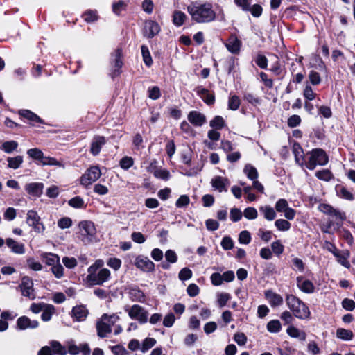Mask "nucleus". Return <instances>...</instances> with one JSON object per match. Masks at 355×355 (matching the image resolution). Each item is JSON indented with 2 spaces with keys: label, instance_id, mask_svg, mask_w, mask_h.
Returning <instances> with one entry per match:
<instances>
[{
  "label": "nucleus",
  "instance_id": "obj_49",
  "mask_svg": "<svg viewBox=\"0 0 355 355\" xmlns=\"http://www.w3.org/2000/svg\"><path fill=\"white\" fill-rule=\"evenodd\" d=\"M225 121L223 117L216 116L209 123V125L215 129H222L225 126Z\"/></svg>",
  "mask_w": 355,
  "mask_h": 355
},
{
  "label": "nucleus",
  "instance_id": "obj_38",
  "mask_svg": "<svg viewBox=\"0 0 355 355\" xmlns=\"http://www.w3.org/2000/svg\"><path fill=\"white\" fill-rule=\"evenodd\" d=\"M40 163L42 166H55L62 167V168L64 167V164L62 162L58 161L55 158L51 157H46L44 155V158H42Z\"/></svg>",
  "mask_w": 355,
  "mask_h": 355
},
{
  "label": "nucleus",
  "instance_id": "obj_17",
  "mask_svg": "<svg viewBox=\"0 0 355 355\" xmlns=\"http://www.w3.org/2000/svg\"><path fill=\"white\" fill-rule=\"evenodd\" d=\"M297 286L305 293H313L315 291V286L309 279H306L302 276H298L296 278Z\"/></svg>",
  "mask_w": 355,
  "mask_h": 355
},
{
  "label": "nucleus",
  "instance_id": "obj_50",
  "mask_svg": "<svg viewBox=\"0 0 355 355\" xmlns=\"http://www.w3.org/2000/svg\"><path fill=\"white\" fill-rule=\"evenodd\" d=\"M271 248L274 254L277 257L281 255L284 250V246L282 245L280 240H277L272 242L271 244Z\"/></svg>",
  "mask_w": 355,
  "mask_h": 355
},
{
  "label": "nucleus",
  "instance_id": "obj_2",
  "mask_svg": "<svg viewBox=\"0 0 355 355\" xmlns=\"http://www.w3.org/2000/svg\"><path fill=\"white\" fill-rule=\"evenodd\" d=\"M286 302L295 317L300 320L310 318V311L306 304L293 295H287Z\"/></svg>",
  "mask_w": 355,
  "mask_h": 355
},
{
  "label": "nucleus",
  "instance_id": "obj_28",
  "mask_svg": "<svg viewBox=\"0 0 355 355\" xmlns=\"http://www.w3.org/2000/svg\"><path fill=\"white\" fill-rule=\"evenodd\" d=\"M128 293L130 299L132 302H144L146 300L144 293L137 287L130 288Z\"/></svg>",
  "mask_w": 355,
  "mask_h": 355
},
{
  "label": "nucleus",
  "instance_id": "obj_29",
  "mask_svg": "<svg viewBox=\"0 0 355 355\" xmlns=\"http://www.w3.org/2000/svg\"><path fill=\"white\" fill-rule=\"evenodd\" d=\"M339 263L346 268H349L351 265L348 261V258L350 256V252L347 250H340L337 254L334 255Z\"/></svg>",
  "mask_w": 355,
  "mask_h": 355
},
{
  "label": "nucleus",
  "instance_id": "obj_61",
  "mask_svg": "<svg viewBox=\"0 0 355 355\" xmlns=\"http://www.w3.org/2000/svg\"><path fill=\"white\" fill-rule=\"evenodd\" d=\"M192 271L188 268H182L178 275V277L182 281H186L191 278Z\"/></svg>",
  "mask_w": 355,
  "mask_h": 355
},
{
  "label": "nucleus",
  "instance_id": "obj_15",
  "mask_svg": "<svg viewBox=\"0 0 355 355\" xmlns=\"http://www.w3.org/2000/svg\"><path fill=\"white\" fill-rule=\"evenodd\" d=\"M293 154L295 157V161L299 166H306V162L303 148L297 142H294L292 146Z\"/></svg>",
  "mask_w": 355,
  "mask_h": 355
},
{
  "label": "nucleus",
  "instance_id": "obj_3",
  "mask_svg": "<svg viewBox=\"0 0 355 355\" xmlns=\"http://www.w3.org/2000/svg\"><path fill=\"white\" fill-rule=\"evenodd\" d=\"M306 155L309 157L306 167L311 171L315 169L317 165L325 166L329 162L328 155L322 148H314L307 153Z\"/></svg>",
  "mask_w": 355,
  "mask_h": 355
},
{
  "label": "nucleus",
  "instance_id": "obj_10",
  "mask_svg": "<svg viewBox=\"0 0 355 355\" xmlns=\"http://www.w3.org/2000/svg\"><path fill=\"white\" fill-rule=\"evenodd\" d=\"M160 26L157 22L153 20H147L144 22L143 35L144 37L150 39L154 37L160 32Z\"/></svg>",
  "mask_w": 355,
  "mask_h": 355
},
{
  "label": "nucleus",
  "instance_id": "obj_16",
  "mask_svg": "<svg viewBox=\"0 0 355 355\" xmlns=\"http://www.w3.org/2000/svg\"><path fill=\"white\" fill-rule=\"evenodd\" d=\"M37 320H31L27 316L19 317L17 320V329L18 330H26L27 329H35L38 327Z\"/></svg>",
  "mask_w": 355,
  "mask_h": 355
},
{
  "label": "nucleus",
  "instance_id": "obj_51",
  "mask_svg": "<svg viewBox=\"0 0 355 355\" xmlns=\"http://www.w3.org/2000/svg\"><path fill=\"white\" fill-rule=\"evenodd\" d=\"M156 344V340L153 338H146L142 343L141 351L143 353L146 352Z\"/></svg>",
  "mask_w": 355,
  "mask_h": 355
},
{
  "label": "nucleus",
  "instance_id": "obj_41",
  "mask_svg": "<svg viewBox=\"0 0 355 355\" xmlns=\"http://www.w3.org/2000/svg\"><path fill=\"white\" fill-rule=\"evenodd\" d=\"M143 60L146 66L150 67L153 64V60L147 46L142 45L141 47Z\"/></svg>",
  "mask_w": 355,
  "mask_h": 355
},
{
  "label": "nucleus",
  "instance_id": "obj_25",
  "mask_svg": "<svg viewBox=\"0 0 355 355\" xmlns=\"http://www.w3.org/2000/svg\"><path fill=\"white\" fill-rule=\"evenodd\" d=\"M88 314V311L83 305H79L73 307L71 311V316L76 321H83L85 320Z\"/></svg>",
  "mask_w": 355,
  "mask_h": 355
},
{
  "label": "nucleus",
  "instance_id": "obj_13",
  "mask_svg": "<svg viewBox=\"0 0 355 355\" xmlns=\"http://www.w3.org/2000/svg\"><path fill=\"white\" fill-rule=\"evenodd\" d=\"M112 60L114 63V69L112 73V76L114 78L121 73L120 69L123 66L122 51L121 49H116L112 54Z\"/></svg>",
  "mask_w": 355,
  "mask_h": 355
},
{
  "label": "nucleus",
  "instance_id": "obj_45",
  "mask_svg": "<svg viewBox=\"0 0 355 355\" xmlns=\"http://www.w3.org/2000/svg\"><path fill=\"white\" fill-rule=\"evenodd\" d=\"M267 329L271 333H278L282 329V325L278 320H270L267 324Z\"/></svg>",
  "mask_w": 355,
  "mask_h": 355
},
{
  "label": "nucleus",
  "instance_id": "obj_30",
  "mask_svg": "<svg viewBox=\"0 0 355 355\" xmlns=\"http://www.w3.org/2000/svg\"><path fill=\"white\" fill-rule=\"evenodd\" d=\"M259 211L263 215L264 218L269 221L273 220L277 216L275 210L269 205L260 207Z\"/></svg>",
  "mask_w": 355,
  "mask_h": 355
},
{
  "label": "nucleus",
  "instance_id": "obj_9",
  "mask_svg": "<svg viewBox=\"0 0 355 355\" xmlns=\"http://www.w3.org/2000/svg\"><path fill=\"white\" fill-rule=\"evenodd\" d=\"M19 287L23 296L27 297L31 300L35 297L33 290V282L32 279L29 277L25 276L21 279Z\"/></svg>",
  "mask_w": 355,
  "mask_h": 355
},
{
  "label": "nucleus",
  "instance_id": "obj_18",
  "mask_svg": "<svg viewBox=\"0 0 355 355\" xmlns=\"http://www.w3.org/2000/svg\"><path fill=\"white\" fill-rule=\"evenodd\" d=\"M106 143L105 137L103 136L96 135L94 137L91 143L90 153L94 155H98L103 146Z\"/></svg>",
  "mask_w": 355,
  "mask_h": 355
},
{
  "label": "nucleus",
  "instance_id": "obj_26",
  "mask_svg": "<svg viewBox=\"0 0 355 355\" xmlns=\"http://www.w3.org/2000/svg\"><path fill=\"white\" fill-rule=\"evenodd\" d=\"M196 92L203 101L207 105H211L215 101L214 95L209 92V91L202 87H198L196 88Z\"/></svg>",
  "mask_w": 355,
  "mask_h": 355
},
{
  "label": "nucleus",
  "instance_id": "obj_44",
  "mask_svg": "<svg viewBox=\"0 0 355 355\" xmlns=\"http://www.w3.org/2000/svg\"><path fill=\"white\" fill-rule=\"evenodd\" d=\"M51 347L52 348L53 353L58 354L59 355H65L67 354V351L65 348L60 344V342L56 340H53L50 343Z\"/></svg>",
  "mask_w": 355,
  "mask_h": 355
},
{
  "label": "nucleus",
  "instance_id": "obj_7",
  "mask_svg": "<svg viewBox=\"0 0 355 355\" xmlns=\"http://www.w3.org/2000/svg\"><path fill=\"white\" fill-rule=\"evenodd\" d=\"M110 277V271L107 268H101L96 275H87V283L90 286L102 285Z\"/></svg>",
  "mask_w": 355,
  "mask_h": 355
},
{
  "label": "nucleus",
  "instance_id": "obj_21",
  "mask_svg": "<svg viewBox=\"0 0 355 355\" xmlns=\"http://www.w3.org/2000/svg\"><path fill=\"white\" fill-rule=\"evenodd\" d=\"M44 184L41 182H31L25 186L26 191L33 197H40L43 192Z\"/></svg>",
  "mask_w": 355,
  "mask_h": 355
},
{
  "label": "nucleus",
  "instance_id": "obj_4",
  "mask_svg": "<svg viewBox=\"0 0 355 355\" xmlns=\"http://www.w3.org/2000/svg\"><path fill=\"white\" fill-rule=\"evenodd\" d=\"M80 239L87 245L94 241L96 230L93 222L83 220L78 224Z\"/></svg>",
  "mask_w": 355,
  "mask_h": 355
},
{
  "label": "nucleus",
  "instance_id": "obj_54",
  "mask_svg": "<svg viewBox=\"0 0 355 355\" xmlns=\"http://www.w3.org/2000/svg\"><path fill=\"white\" fill-rule=\"evenodd\" d=\"M243 214L241 211L236 207L232 208L230 209V218L232 222H238L242 218Z\"/></svg>",
  "mask_w": 355,
  "mask_h": 355
},
{
  "label": "nucleus",
  "instance_id": "obj_34",
  "mask_svg": "<svg viewBox=\"0 0 355 355\" xmlns=\"http://www.w3.org/2000/svg\"><path fill=\"white\" fill-rule=\"evenodd\" d=\"M243 173L246 175L248 178L252 181L258 178L257 170L250 164H248L245 166L243 168Z\"/></svg>",
  "mask_w": 355,
  "mask_h": 355
},
{
  "label": "nucleus",
  "instance_id": "obj_46",
  "mask_svg": "<svg viewBox=\"0 0 355 355\" xmlns=\"http://www.w3.org/2000/svg\"><path fill=\"white\" fill-rule=\"evenodd\" d=\"M315 176L321 180L329 181L332 178L333 175L329 169H322L315 172Z\"/></svg>",
  "mask_w": 355,
  "mask_h": 355
},
{
  "label": "nucleus",
  "instance_id": "obj_52",
  "mask_svg": "<svg viewBox=\"0 0 355 355\" xmlns=\"http://www.w3.org/2000/svg\"><path fill=\"white\" fill-rule=\"evenodd\" d=\"M134 164V160L131 157L125 156L123 157L119 162V165L121 168L124 170H128L131 168Z\"/></svg>",
  "mask_w": 355,
  "mask_h": 355
},
{
  "label": "nucleus",
  "instance_id": "obj_36",
  "mask_svg": "<svg viewBox=\"0 0 355 355\" xmlns=\"http://www.w3.org/2000/svg\"><path fill=\"white\" fill-rule=\"evenodd\" d=\"M17 147L18 143L12 140L3 142L1 145L0 149L6 153H11L14 150H15L17 148Z\"/></svg>",
  "mask_w": 355,
  "mask_h": 355
},
{
  "label": "nucleus",
  "instance_id": "obj_55",
  "mask_svg": "<svg viewBox=\"0 0 355 355\" xmlns=\"http://www.w3.org/2000/svg\"><path fill=\"white\" fill-rule=\"evenodd\" d=\"M239 241L242 244H249L251 241V236L248 231H241L239 235Z\"/></svg>",
  "mask_w": 355,
  "mask_h": 355
},
{
  "label": "nucleus",
  "instance_id": "obj_11",
  "mask_svg": "<svg viewBox=\"0 0 355 355\" xmlns=\"http://www.w3.org/2000/svg\"><path fill=\"white\" fill-rule=\"evenodd\" d=\"M135 265L138 269L146 272H153L155 270V263L143 255L136 257Z\"/></svg>",
  "mask_w": 355,
  "mask_h": 355
},
{
  "label": "nucleus",
  "instance_id": "obj_14",
  "mask_svg": "<svg viewBox=\"0 0 355 355\" xmlns=\"http://www.w3.org/2000/svg\"><path fill=\"white\" fill-rule=\"evenodd\" d=\"M157 162L155 160L150 163L148 168V171L153 173L154 176L158 179L163 180H169L171 175L170 172L166 169H163L156 166Z\"/></svg>",
  "mask_w": 355,
  "mask_h": 355
},
{
  "label": "nucleus",
  "instance_id": "obj_62",
  "mask_svg": "<svg viewBox=\"0 0 355 355\" xmlns=\"http://www.w3.org/2000/svg\"><path fill=\"white\" fill-rule=\"evenodd\" d=\"M309 78L310 80V83L313 85H318L321 82V78L320 74L315 71H311L309 74Z\"/></svg>",
  "mask_w": 355,
  "mask_h": 355
},
{
  "label": "nucleus",
  "instance_id": "obj_24",
  "mask_svg": "<svg viewBox=\"0 0 355 355\" xmlns=\"http://www.w3.org/2000/svg\"><path fill=\"white\" fill-rule=\"evenodd\" d=\"M229 184L228 179L221 176H216L211 180L212 187L219 192L227 191V187Z\"/></svg>",
  "mask_w": 355,
  "mask_h": 355
},
{
  "label": "nucleus",
  "instance_id": "obj_37",
  "mask_svg": "<svg viewBox=\"0 0 355 355\" xmlns=\"http://www.w3.org/2000/svg\"><path fill=\"white\" fill-rule=\"evenodd\" d=\"M336 192L337 195L343 199L347 200H353L354 196L353 194L345 187H336Z\"/></svg>",
  "mask_w": 355,
  "mask_h": 355
},
{
  "label": "nucleus",
  "instance_id": "obj_58",
  "mask_svg": "<svg viewBox=\"0 0 355 355\" xmlns=\"http://www.w3.org/2000/svg\"><path fill=\"white\" fill-rule=\"evenodd\" d=\"M68 203L71 207L74 208H82L84 206V200L80 196L70 199Z\"/></svg>",
  "mask_w": 355,
  "mask_h": 355
},
{
  "label": "nucleus",
  "instance_id": "obj_64",
  "mask_svg": "<svg viewBox=\"0 0 355 355\" xmlns=\"http://www.w3.org/2000/svg\"><path fill=\"white\" fill-rule=\"evenodd\" d=\"M83 17L85 21L88 23L94 22L97 19V13L96 11L94 10H87L83 14Z\"/></svg>",
  "mask_w": 355,
  "mask_h": 355
},
{
  "label": "nucleus",
  "instance_id": "obj_12",
  "mask_svg": "<svg viewBox=\"0 0 355 355\" xmlns=\"http://www.w3.org/2000/svg\"><path fill=\"white\" fill-rule=\"evenodd\" d=\"M225 46L231 53L238 55L242 46L241 41L236 35H231L225 42Z\"/></svg>",
  "mask_w": 355,
  "mask_h": 355
},
{
  "label": "nucleus",
  "instance_id": "obj_60",
  "mask_svg": "<svg viewBox=\"0 0 355 355\" xmlns=\"http://www.w3.org/2000/svg\"><path fill=\"white\" fill-rule=\"evenodd\" d=\"M126 4L123 1H119L112 4V10L114 14L119 15L121 11L124 10Z\"/></svg>",
  "mask_w": 355,
  "mask_h": 355
},
{
  "label": "nucleus",
  "instance_id": "obj_53",
  "mask_svg": "<svg viewBox=\"0 0 355 355\" xmlns=\"http://www.w3.org/2000/svg\"><path fill=\"white\" fill-rule=\"evenodd\" d=\"M243 216L248 220H254L257 218L258 213L255 208L249 207L244 209Z\"/></svg>",
  "mask_w": 355,
  "mask_h": 355
},
{
  "label": "nucleus",
  "instance_id": "obj_19",
  "mask_svg": "<svg viewBox=\"0 0 355 355\" xmlns=\"http://www.w3.org/2000/svg\"><path fill=\"white\" fill-rule=\"evenodd\" d=\"M264 295L272 307L281 306L284 302L283 297L271 290L266 291Z\"/></svg>",
  "mask_w": 355,
  "mask_h": 355
},
{
  "label": "nucleus",
  "instance_id": "obj_8",
  "mask_svg": "<svg viewBox=\"0 0 355 355\" xmlns=\"http://www.w3.org/2000/svg\"><path fill=\"white\" fill-rule=\"evenodd\" d=\"M26 223L37 233H42L45 230L44 224L41 222L40 217L35 210L28 211Z\"/></svg>",
  "mask_w": 355,
  "mask_h": 355
},
{
  "label": "nucleus",
  "instance_id": "obj_32",
  "mask_svg": "<svg viewBox=\"0 0 355 355\" xmlns=\"http://www.w3.org/2000/svg\"><path fill=\"white\" fill-rule=\"evenodd\" d=\"M8 166L12 169L19 168L24 162L23 157L21 155H17L14 157H8Z\"/></svg>",
  "mask_w": 355,
  "mask_h": 355
},
{
  "label": "nucleus",
  "instance_id": "obj_40",
  "mask_svg": "<svg viewBox=\"0 0 355 355\" xmlns=\"http://www.w3.org/2000/svg\"><path fill=\"white\" fill-rule=\"evenodd\" d=\"M336 336L343 340H351L353 338V332L351 330L339 328L336 331Z\"/></svg>",
  "mask_w": 355,
  "mask_h": 355
},
{
  "label": "nucleus",
  "instance_id": "obj_23",
  "mask_svg": "<svg viewBox=\"0 0 355 355\" xmlns=\"http://www.w3.org/2000/svg\"><path fill=\"white\" fill-rule=\"evenodd\" d=\"M18 114L21 117L28 120L32 125L35 123H44V121L39 116L29 110H19Z\"/></svg>",
  "mask_w": 355,
  "mask_h": 355
},
{
  "label": "nucleus",
  "instance_id": "obj_31",
  "mask_svg": "<svg viewBox=\"0 0 355 355\" xmlns=\"http://www.w3.org/2000/svg\"><path fill=\"white\" fill-rule=\"evenodd\" d=\"M286 332L292 338H298L302 341L306 340V333L303 331H300L299 329L294 326L288 327L286 329Z\"/></svg>",
  "mask_w": 355,
  "mask_h": 355
},
{
  "label": "nucleus",
  "instance_id": "obj_20",
  "mask_svg": "<svg viewBox=\"0 0 355 355\" xmlns=\"http://www.w3.org/2000/svg\"><path fill=\"white\" fill-rule=\"evenodd\" d=\"M187 119L192 125L197 127L202 126L206 122L205 116L198 111H191Z\"/></svg>",
  "mask_w": 355,
  "mask_h": 355
},
{
  "label": "nucleus",
  "instance_id": "obj_39",
  "mask_svg": "<svg viewBox=\"0 0 355 355\" xmlns=\"http://www.w3.org/2000/svg\"><path fill=\"white\" fill-rule=\"evenodd\" d=\"M45 263L52 267L60 262V258L58 255L53 253H45L42 256Z\"/></svg>",
  "mask_w": 355,
  "mask_h": 355
},
{
  "label": "nucleus",
  "instance_id": "obj_47",
  "mask_svg": "<svg viewBox=\"0 0 355 355\" xmlns=\"http://www.w3.org/2000/svg\"><path fill=\"white\" fill-rule=\"evenodd\" d=\"M241 104V101L236 95H233L229 97L228 99V109L231 110H236L239 109Z\"/></svg>",
  "mask_w": 355,
  "mask_h": 355
},
{
  "label": "nucleus",
  "instance_id": "obj_48",
  "mask_svg": "<svg viewBox=\"0 0 355 355\" xmlns=\"http://www.w3.org/2000/svg\"><path fill=\"white\" fill-rule=\"evenodd\" d=\"M216 297L218 304L220 308L225 306L231 298V295L227 293H218Z\"/></svg>",
  "mask_w": 355,
  "mask_h": 355
},
{
  "label": "nucleus",
  "instance_id": "obj_42",
  "mask_svg": "<svg viewBox=\"0 0 355 355\" xmlns=\"http://www.w3.org/2000/svg\"><path fill=\"white\" fill-rule=\"evenodd\" d=\"M275 226L279 231L286 232L291 229V224L285 219H277L275 222Z\"/></svg>",
  "mask_w": 355,
  "mask_h": 355
},
{
  "label": "nucleus",
  "instance_id": "obj_27",
  "mask_svg": "<svg viewBox=\"0 0 355 355\" xmlns=\"http://www.w3.org/2000/svg\"><path fill=\"white\" fill-rule=\"evenodd\" d=\"M96 329L97 334L101 338L106 337L107 334L112 331L110 324L107 323V322L103 320L102 318L100 321L97 322Z\"/></svg>",
  "mask_w": 355,
  "mask_h": 355
},
{
  "label": "nucleus",
  "instance_id": "obj_43",
  "mask_svg": "<svg viewBox=\"0 0 355 355\" xmlns=\"http://www.w3.org/2000/svg\"><path fill=\"white\" fill-rule=\"evenodd\" d=\"M27 155L31 157L32 159L35 160H37L41 162L42 158H44V153L43 152L37 148H31L27 150Z\"/></svg>",
  "mask_w": 355,
  "mask_h": 355
},
{
  "label": "nucleus",
  "instance_id": "obj_1",
  "mask_svg": "<svg viewBox=\"0 0 355 355\" xmlns=\"http://www.w3.org/2000/svg\"><path fill=\"white\" fill-rule=\"evenodd\" d=\"M187 12L192 20L197 23H209L216 19V13L210 3H191L187 6Z\"/></svg>",
  "mask_w": 355,
  "mask_h": 355
},
{
  "label": "nucleus",
  "instance_id": "obj_6",
  "mask_svg": "<svg viewBox=\"0 0 355 355\" xmlns=\"http://www.w3.org/2000/svg\"><path fill=\"white\" fill-rule=\"evenodd\" d=\"M101 175V172L98 166H91L80 177V184L85 187H87L96 182Z\"/></svg>",
  "mask_w": 355,
  "mask_h": 355
},
{
  "label": "nucleus",
  "instance_id": "obj_59",
  "mask_svg": "<svg viewBox=\"0 0 355 355\" xmlns=\"http://www.w3.org/2000/svg\"><path fill=\"white\" fill-rule=\"evenodd\" d=\"M51 270L55 277L58 279L61 278L64 275V268L60 262L53 266Z\"/></svg>",
  "mask_w": 355,
  "mask_h": 355
},
{
  "label": "nucleus",
  "instance_id": "obj_22",
  "mask_svg": "<svg viewBox=\"0 0 355 355\" xmlns=\"http://www.w3.org/2000/svg\"><path fill=\"white\" fill-rule=\"evenodd\" d=\"M6 245L10 249L11 252L17 254H23L25 253V246L22 243H19L11 238L6 239Z\"/></svg>",
  "mask_w": 355,
  "mask_h": 355
},
{
  "label": "nucleus",
  "instance_id": "obj_35",
  "mask_svg": "<svg viewBox=\"0 0 355 355\" xmlns=\"http://www.w3.org/2000/svg\"><path fill=\"white\" fill-rule=\"evenodd\" d=\"M55 311V307L53 305L46 304L42 310L41 318L44 322L49 321Z\"/></svg>",
  "mask_w": 355,
  "mask_h": 355
},
{
  "label": "nucleus",
  "instance_id": "obj_63",
  "mask_svg": "<svg viewBox=\"0 0 355 355\" xmlns=\"http://www.w3.org/2000/svg\"><path fill=\"white\" fill-rule=\"evenodd\" d=\"M62 263L69 269L74 268L77 266V261L74 257H64L62 258Z\"/></svg>",
  "mask_w": 355,
  "mask_h": 355
},
{
  "label": "nucleus",
  "instance_id": "obj_56",
  "mask_svg": "<svg viewBox=\"0 0 355 355\" xmlns=\"http://www.w3.org/2000/svg\"><path fill=\"white\" fill-rule=\"evenodd\" d=\"M288 207L289 205L286 199L281 198L275 203V209L278 212H284Z\"/></svg>",
  "mask_w": 355,
  "mask_h": 355
},
{
  "label": "nucleus",
  "instance_id": "obj_5",
  "mask_svg": "<svg viewBox=\"0 0 355 355\" xmlns=\"http://www.w3.org/2000/svg\"><path fill=\"white\" fill-rule=\"evenodd\" d=\"M124 310L132 320H137L139 324H144L148 322V311L141 306L139 304H133L131 306H127Z\"/></svg>",
  "mask_w": 355,
  "mask_h": 355
},
{
  "label": "nucleus",
  "instance_id": "obj_33",
  "mask_svg": "<svg viewBox=\"0 0 355 355\" xmlns=\"http://www.w3.org/2000/svg\"><path fill=\"white\" fill-rule=\"evenodd\" d=\"M187 15L182 11L175 10L173 15V22L176 26H181L184 23Z\"/></svg>",
  "mask_w": 355,
  "mask_h": 355
},
{
  "label": "nucleus",
  "instance_id": "obj_57",
  "mask_svg": "<svg viewBox=\"0 0 355 355\" xmlns=\"http://www.w3.org/2000/svg\"><path fill=\"white\" fill-rule=\"evenodd\" d=\"M107 265L114 270H118L121 266V261L119 258H110L107 261Z\"/></svg>",
  "mask_w": 355,
  "mask_h": 355
}]
</instances>
